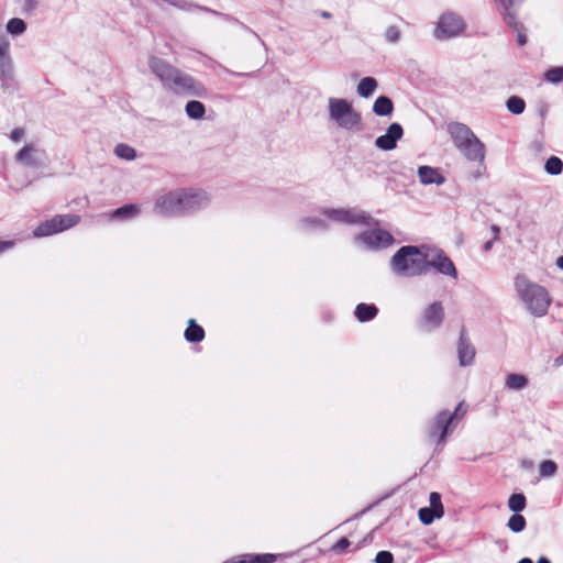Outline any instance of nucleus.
Listing matches in <instances>:
<instances>
[{"label": "nucleus", "mask_w": 563, "mask_h": 563, "mask_svg": "<svg viewBox=\"0 0 563 563\" xmlns=\"http://www.w3.org/2000/svg\"><path fill=\"white\" fill-rule=\"evenodd\" d=\"M148 67L167 91L199 98L207 95V89L200 81L159 57L151 56L148 58Z\"/></svg>", "instance_id": "f257e3e1"}, {"label": "nucleus", "mask_w": 563, "mask_h": 563, "mask_svg": "<svg viewBox=\"0 0 563 563\" xmlns=\"http://www.w3.org/2000/svg\"><path fill=\"white\" fill-rule=\"evenodd\" d=\"M515 291L529 313L541 318L548 313L552 298L545 287L519 274L514 280Z\"/></svg>", "instance_id": "f03ea898"}, {"label": "nucleus", "mask_w": 563, "mask_h": 563, "mask_svg": "<svg viewBox=\"0 0 563 563\" xmlns=\"http://www.w3.org/2000/svg\"><path fill=\"white\" fill-rule=\"evenodd\" d=\"M390 267L399 277L422 275L429 271L428 255L417 246H402L391 257Z\"/></svg>", "instance_id": "7ed1b4c3"}, {"label": "nucleus", "mask_w": 563, "mask_h": 563, "mask_svg": "<svg viewBox=\"0 0 563 563\" xmlns=\"http://www.w3.org/2000/svg\"><path fill=\"white\" fill-rule=\"evenodd\" d=\"M448 133L460 153L471 162L483 163L486 156L485 144L464 123L452 122Z\"/></svg>", "instance_id": "20e7f679"}, {"label": "nucleus", "mask_w": 563, "mask_h": 563, "mask_svg": "<svg viewBox=\"0 0 563 563\" xmlns=\"http://www.w3.org/2000/svg\"><path fill=\"white\" fill-rule=\"evenodd\" d=\"M328 114L329 120L341 130L352 133L362 130V114L347 99L330 97L328 99Z\"/></svg>", "instance_id": "39448f33"}, {"label": "nucleus", "mask_w": 563, "mask_h": 563, "mask_svg": "<svg viewBox=\"0 0 563 563\" xmlns=\"http://www.w3.org/2000/svg\"><path fill=\"white\" fill-rule=\"evenodd\" d=\"M321 214L327 219L328 224L369 225L372 217L357 208H323Z\"/></svg>", "instance_id": "423d86ee"}, {"label": "nucleus", "mask_w": 563, "mask_h": 563, "mask_svg": "<svg viewBox=\"0 0 563 563\" xmlns=\"http://www.w3.org/2000/svg\"><path fill=\"white\" fill-rule=\"evenodd\" d=\"M466 29L464 19L457 13H442L434 26L433 36L438 41H448L463 35Z\"/></svg>", "instance_id": "0eeeda50"}, {"label": "nucleus", "mask_w": 563, "mask_h": 563, "mask_svg": "<svg viewBox=\"0 0 563 563\" xmlns=\"http://www.w3.org/2000/svg\"><path fill=\"white\" fill-rule=\"evenodd\" d=\"M80 222V217L77 214H62L55 216L54 218L42 222L37 225L33 235L35 238L49 236L65 230H68Z\"/></svg>", "instance_id": "6e6552de"}, {"label": "nucleus", "mask_w": 563, "mask_h": 563, "mask_svg": "<svg viewBox=\"0 0 563 563\" xmlns=\"http://www.w3.org/2000/svg\"><path fill=\"white\" fill-rule=\"evenodd\" d=\"M14 78V66L10 55V41L0 27V81L7 87Z\"/></svg>", "instance_id": "1a4fd4ad"}, {"label": "nucleus", "mask_w": 563, "mask_h": 563, "mask_svg": "<svg viewBox=\"0 0 563 563\" xmlns=\"http://www.w3.org/2000/svg\"><path fill=\"white\" fill-rule=\"evenodd\" d=\"M180 189L159 194L154 203V211L161 216H179L181 214Z\"/></svg>", "instance_id": "9d476101"}, {"label": "nucleus", "mask_w": 563, "mask_h": 563, "mask_svg": "<svg viewBox=\"0 0 563 563\" xmlns=\"http://www.w3.org/2000/svg\"><path fill=\"white\" fill-rule=\"evenodd\" d=\"M18 164L26 168H40L44 165L45 153L34 143L24 145L14 156Z\"/></svg>", "instance_id": "9b49d317"}, {"label": "nucleus", "mask_w": 563, "mask_h": 563, "mask_svg": "<svg viewBox=\"0 0 563 563\" xmlns=\"http://www.w3.org/2000/svg\"><path fill=\"white\" fill-rule=\"evenodd\" d=\"M181 214L194 212L208 205L209 197L202 190L181 189Z\"/></svg>", "instance_id": "f8f14e48"}, {"label": "nucleus", "mask_w": 563, "mask_h": 563, "mask_svg": "<svg viewBox=\"0 0 563 563\" xmlns=\"http://www.w3.org/2000/svg\"><path fill=\"white\" fill-rule=\"evenodd\" d=\"M356 241L369 249H379L390 245L394 242V238L388 231L374 229L360 234Z\"/></svg>", "instance_id": "ddd939ff"}, {"label": "nucleus", "mask_w": 563, "mask_h": 563, "mask_svg": "<svg viewBox=\"0 0 563 563\" xmlns=\"http://www.w3.org/2000/svg\"><path fill=\"white\" fill-rule=\"evenodd\" d=\"M444 320V309L440 301H434L426 307L421 316L422 327L432 331L441 327Z\"/></svg>", "instance_id": "4468645a"}, {"label": "nucleus", "mask_w": 563, "mask_h": 563, "mask_svg": "<svg viewBox=\"0 0 563 563\" xmlns=\"http://www.w3.org/2000/svg\"><path fill=\"white\" fill-rule=\"evenodd\" d=\"M457 424H431L427 437L431 443H435L433 455L442 451L441 445L448 440V438L455 431Z\"/></svg>", "instance_id": "2eb2a0df"}, {"label": "nucleus", "mask_w": 563, "mask_h": 563, "mask_svg": "<svg viewBox=\"0 0 563 563\" xmlns=\"http://www.w3.org/2000/svg\"><path fill=\"white\" fill-rule=\"evenodd\" d=\"M404 130L399 123H391L384 135L375 140V145L383 151H391L396 147L397 142L402 137Z\"/></svg>", "instance_id": "dca6fc26"}, {"label": "nucleus", "mask_w": 563, "mask_h": 563, "mask_svg": "<svg viewBox=\"0 0 563 563\" xmlns=\"http://www.w3.org/2000/svg\"><path fill=\"white\" fill-rule=\"evenodd\" d=\"M457 357L461 366H468L474 362L475 347L465 331L462 330L457 342Z\"/></svg>", "instance_id": "f3484780"}, {"label": "nucleus", "mask_w": 563, "mask_h": 563, "mask_svg": "<svg viewBox=\"0 0 563 563\" xmlns=\"http://www.w3.org/2000/svg\"><path fill=\"white\" fill-rule=\"evenodd\" d=\"M525 0H495L505 22L512 29H517L518 19L516 8Z\"/></svg>", "instance_id": "a211bd4d"}, {"label": "nucleus", "mask_w": 563, "mask_h": 563, "mask_svg": "<svg viewBox=\"0 0 563 563\" xmlns=\"http://www.w3.org/2000/svg\"><path fill=\"white\" fill-rule=\"evenodd\" d=\"M277 554L273 553H244L231 556L222 563H275Z\"/></svg>", "instance_id": "6ab92c4d"}, {"label": "nucleus", "mask_w": 563, "mask_h": 563, "mask_svg": "<svg viewBox=\"0 0 563 563\" xmlns=\"http://www.w3.org/2000/svg\"><path fill=\"white\" fill-rule=\"evenodd\" d=\"M428 264L429 268L433 267L443 275H448L453 278L457 277V272L453 262L441 253L431 260L428 258Z\"/></svg>", "instance_id": "aec40b11"}, {"label": "nucleus", "mask_w": 563, "mask_h": 563, "mask_svg": "<svg viewBox=\"0 0 563 563\" xmlns=\"http://www.w3.org/2000/svg\"><path fill=\"white\" fill-rule=\"evenodd\" d=\"M418 177L422 185H443L445 183L444 176L435 167L420 166L418 168Z\"/></svg>", "instance_id": "412c9836"}, {"label": "nucleus", "mask_w": 563, "mask_h": 563, "mask_svg": "<svg viewBox=\"0 0 563 563\" xmlns=\"http://www.w3.org/2000/svg\"><path fill=\"white\" fill-rule=\"evenodd\" d=\"M299 228L305 232L325 231L329 229L327 219L321 217L311 216L305 217L299 220Z\"/></svg>", "instance_id": "4be33fe9"}, {"label": "nucleus", "mask_w": 563, "mask_h": 563, "mask_svg": "<svg viewBox=\"0 0 563 563\" xmlns=\"http://www.w3.org/2000/svg\"><path fill=\"white\" fill-rule=\"evenodd\" d=\"M141 212V209L137 205H124L117 210H114L110 218L113 220H129L137 217Z\"/></svg>", "instance_id": "5701e85b"}, {"label": "nucleus", "mask_w": 563, "mask_h": 563, "mask_svg": "<svg viewBox=\"0 0 563 563\" xmlns=\"http://www.w3.org/2000/svg\"><path fill=\"white\" fill-rule=\"evenodd\" d=\"M373 112L379 117H390L394 112L391 99L386 96H379L373 104Z\"/></svg>", "instance_id": "b1692460"}, {"label": "nucleus", "mask_w": 563, "mask_h": 563, "mask_svg": "<svg viewBox=\"0 0 563 563\" xmlns=\"http://www.w3.org/2000/svg\"><path fill=\"white\" fill-rule=\"evenodd\" d=\"M378 82L374 77H364L356 87L357 95L362 98H369L377 89Z\"/></svg>", "instance_id": "393cba45"}, {"label": "nucleus", "mask_w": 563, "mask_h": 563, "mask_svg": "<svg viewBox=\"0 0 563 563\" xmlns=\"http://www.w3.org/2000/svg\"><path fill=\"white\" fill-rule=\"evenodd\" d=\"M507 507L512 514H521L527 507V497L522 492L512 493L508 500Z\"/></svg>", "instance_id": "a878e982"}, {"label": "nucleus", "mask_w": 563, "mask_h": 563, "mask_svg": "<svg viewBox=\"0 0 563 563\" xmlns=\"http://www.w3.org/2000/svg\"><path fill=\"white\" fill-rule=\"evenodd\" d=\"M528 386V378L522 374H509L505 378V387L509 390L519 391Z\"/></svg>", "instance_id": "bb28decb"}, {"label": "nucleus", "mask_w": 563, "mask_h": 563, "mask_svg": "<svg viewBox=\"0 0 563 563\" xmlns=\"http://www.w3.org/2000/svg\"><path fill=\"white\" fill-rule=\"evenodd\" d=\"M205 338V330L196 323L194 319L188 321V327L185 331V339L188 342H200Z\"/></svg>", "instance_id": "cd10ccee"}, {"label": "nucleus", "mask_w": 563, "mask_h": 563, "mask_svg": "<svg viewBox=\"0 0 563 563\" xmlns=\"http://www.w3.org/2000/svg\"><path fill=\"white\" fill-rule=\"evenodd\" d=\"M185 112L192 120H200L206 114V108L202 102L190 100L185 106Z\"/></svg>", "instance_id": "c85d7f7f"}, {"label": "nucleus", "mask_w": 563, "mask_h": 563, "mask_svg": "<svg viewBox=\"0 0 563 563\" xmlns=\"http://www.w3.org/2000/svg\"><path fill=\"white\" fill-rule=\"evenodd\" d=\"M377 308L374 305L360 303L356 306L355 316L361 322L374 319L377 314Z\"/></svg>", "instance_id": "c756f323"}, {"label": "nucleus", "mask_w": 563, "mask_h": 563, "mask_svg": "<svg viewBox=\"0 0 563 563\" xmlns=\"http://www.w3.org/2000/svg\"><path fill=\"white\" fill-rule=\"evenodd\" d=\"M465 412H466V406L464 402H461L455 408L454 412L442 411L439 415L437 422H453L454 420H461L464 418Z\"/></svg>", "instance_id": "7c9ffc66"}, {"label": "nucleus", "mask_w": 563, "mask_h": 563, "mask_svg": "<svg viewBox=\"0 0 563 563\" xmlns=\"http://www.w3.org/2000/svg\"><path fill=\"white\" fill-rule=\"evenodd\" d=\"M26 31V23L20 19V18H12L8 21L5 25V31L3 32L7 34H11L12 36H20Z\"/></svg>", "instance_id": "2f4dec72"}, {"label": "nucleus", "mask_w": 563, "mask_h": 563, "mask_svg": "<svg viewBox=\"0 0 563 563\" xmlns=\"http://www.w3.org/2000/svg\"><path fill=\"white\" fill-rule=\"evenodd\" d=\"M506 526L511 532L520 533L527 528V520L521 514H512Z\"/></svg>", "instance_id": "473e14b6"}, {"label": "nucleus", "mask_w": 563, "mask_h": 563, "mask_svg": "<svg viewBox=\"0 0 563 563\" xmlns=\"http://www.w3.org/2000/svg\"><path fill=\"white\" fill-rule=\"evenodd\" d=\"M443 516L429 507H422L418 510V518L424 526L431 525L435 519H440Z\"/></svg>", "instance_id": "72a5a7b5"}, {"label": "nucleus", "mask_w": 563, "mask_h": 563, "mask_svg": "<svg viewBox=\"0 0 563 563\" xmlns=\"http://www.w3.org/2000/svg\"><path fill=\"white\" fill-rule=\"evenodd\" d=\"M558 472V464L553 460H543L539 464V474L541 477H552Z\"/></svg>", "instance_id": "f704fd0d"}, {"label": "nucleus", "mask_w": 563, "mask_h": 563, "mask_svg": "<svg viewBox=\"0 0 563 563\" xmlns=\"http://www.w3.org/2000/svg\"><path fill=\"white\" fill-rule=\"evenodd\" d=\"M544 169L549 175H560L563 170V162L558 156H551L545 162Z\"/></svg>", "instance_id": "c9c22d12"}, {"label": "nucleus", "mask_w": 563, "mask_h": 563, "mask_svg": "<svg viewBox=\"0 0 563 563\" xmlns=\"http://www.w3.org/2000/svg\"><path fill=\"white\" fill-rule=\"evenodd\" d=\"M114 154L125 161H133L136 157L135 150L126 144H118L114 147Z\"/></svg>", "instance_id": "e433bc0d"}, {"label": "nucleus", "mask_w": 563, "mask_h": 563, "mask_svg": "<svg viewBox=\"0 0 563 563\" xmlns=\"http://www.w3.org/2000/svg\"><path fill=\"white\" fill-rule=\"evenodd\" d=\"M507 109L514 114H521L525 111L526 103L523 99L512 96L507 100Z\"/></svg>", "instance_id": "4c0bfd02"}, {"label": "nucleus", "mask_w": 563, "mask_h": 563, "mask_svg": "<svg viewBox=\"0 0 563 563\" xmlns=\"http://www.w3.org/2000/svg\"><path fill=\"white\" fill-rule=\"evenodd\" d=\"M544 79L548 82L558 85L563 81V67H553L545 71Z\"/></svg>", "instance_id": "58836bf2"}, {"label": "nucleus", "mask_w": 563, "mask_h": 563, "mask_svg": "<svg viewBox=\"0 0 563 563\" xmlns=\"http://www.w3.org/2000/svg\"><path fill=\"white\" fill-rule=\"evenodd\" d=\"M393 492H389V493H386L384 494L383 496H380L378 499H376L375 501L368 504L365 508H363L362 510H360L358 512L354 514L351 518L346 519L345 522H349L351 520H354V519H358L361 518L363 515H365L367 511H369L371 509H373L375 506L379 505L383 500H385L386 498H388L389 496H391Z\"/></svg>", "instance_id": "ea45409f"}, {"label": "nucleus", "mask_w": 563, "mask_h": 563, "mask_svg": "<svg viewBox=\"0 0 563 563\" xmlns=\"http://www.w3.org/2000/svg\"><path fill=\"white\" fill-rule=\"evenodd\" d=\"M429 508L435 510L440 515L444 516V508L442 505V497L441 494L438 492H432L429 495Z\"/></svg>", "instance_id": "a19ab883"}, {"label": "nucleus", "mask_w": 563, "mask_h": 563, "mask_svg": "<svg viewBox=\"0 0 563 563\" xmlns=\"http://www.w3.org/2000/svg\"><path fill=\"white\" fill-rule=\"evenodd\" d=\"M385 40L389 43H397L400 38V31L397 26L390 25L385 31Z\"/></svg>", "instance_id": "79ce46f5"}, {"label": "nucleus", "mask_w": 563, "mask_h": 563, "mask_svg": "<svg viewBox=\"0 0 563 563\" xmlns=\"http://www.w3.org/2000/svg\"><path fill=\"white\" fill-rule=\"evenodd\" d=\"M350 545V540L346 537H342L331 547V551L343 553L349 549Z\"/></svg>", "instance_id": "37998d69"}, {"label": "nucleus", "mask_w": 563, "mask_h": 563, "mask_svg": "<svg viewBox=\"0 0 563 563\" xmlns=\"http://www.w3.org/2000/svg\"><path fill=\"white\" fill-rule=\"evenodd\" d=\"M375 563H395L394 554L390 551L382 550L377 552Z\"/></svg>", "instance_id": "c03bdc74"}, {"label": "nucleus", "mask_w": 563, "mask_h": 563, "mask_svg": "<svg viewBox=\"0 0 563 563\" xmlns=\"http://www.w3.org/2000/svg\"><path fill=\"white\" fill-rule=\"evenodd\" d=\"M490 231L493 232V239L492 240H488L487 242H485V244L483 245V249L485 252H488L492 250L493 247V243L498 239L499 236V228L497 225H492L490 227Z\"/></svg>", "instance_id": "a18cd8bd"}, {"label": "nucleus", "mask_w": 563, "mask_h": 563, "mask_svg": "<svg viewBox=\"0 0 563 563\" xmlns=\"http://www.w3.org/2000/svg\"><path fill=\"white\" fill-rule=\"evenodd\" d=\"M25 135V129L16 128L10 133V140L14 143H19Z\"/></svg>", "instance_id": "49530a36"}, {"label": "nucleus", "mask_w": 563, "mask_h": 563, "mask_svg": "<svg viewBox=\"0 0 563 563\" xmlns=\"http://www.w3.org/2000/svg\"><path fill=\"white\" fill-rule=\"evenodd\" d=\"M486 173V166L483 163H478V166L476 167V169L474 172L471 173V178L474 179V180H477L479 178H482Z\"/></svg>", "instance_id": "de8ad7c7"}, {"label": "nucleus", "mask_w": 563, "mask_h": 563, "mask_svg": "<svg viewBox=\"0 0 563 563\" xmlns=\"http://www.w3.org/2000/svg\"><path fill=\"white\" fill-rule=\"evenodd\" d=\"M517 32V42L520 46H523L527 43V37L522 32L521 24L518 22L517 29H514Z\"/></svg>", "instance_id": "09e8293b"}, {"label": "nucleus", "mask_w": 563, "mask_h": 563, "mask_svg": "<svg viewBox=\"0 0 563 563\" xmlns=\"http://www.w3.org/2000/svg\"><path fill=\"white\" fill-rule=\"evenodd\" d=\"M13 246V242L11 241H3L0 242V254Z\"/></svg>", "instance_id": "8fccbe9b"}, {"label": "nucleus", "mask_w": 563, "mask_h": 563, "mask_svg": "<svg viewBox=\"0 0 563 563\" xmlns=\"http://www.w3.org/2000/svg\"><path fill=\"white\" fill-rule=\"evenodd\" d=\"M520 465L522 468H531L533 466V462L531 460H521Z\"/></svg>", "instance_id": "3c124183"}, {"label": "nucleus", "mask_w": 563, "mask_h": 563, "mask_svg": "<svg viewBox=\"0 0 563 563\" xmlns=\"http://www.w3.org/2000/svg\"><path fill=\"white\" fill-rule=\"evenodd\" d=\"M553 365L555 367H560L563 365V353L561 355H559L558 357L554 358L553 361Z\"/></svg>", "instance_id": "603ef678"}, {"label": "nucleus", "mask_w": 563, "mask_h": 563, "mask_svg": "<svg viewBox=\"0 0 563 563\" xmlns=\"http://www.w3.org/2000/svg\"><path fill=\"white\" fill-rule=\"evenodd\" d=\"M556 266L563 271V255L559 256L555 262Z\"/></svg>", "instance_id": "864d4df0"}, {"label": "nucleus", "mask_w": 563, "mask_h": 563, "mask_svg": "<svg viewBox=\"0 0 563 563\" xmlns=\"http://www.w3.org/2000/svg\"><path fill=\"white\" fill-rule=\"evenodd\" d=\"M37 4L36 0H26V5L30 8H35Z\"/></svg>", "instance_id": "5fc2aeb1"}, {"label": "nucleus", "mask_w": 563, "mask_h": 563, "mask_svg": "<svg viewBox=\"0 0 563 563\" xmlns=\"http://www.w3.org/2000/svg\"><path fill=\"white\" fill-rule=\"evenodd\" d=\"M537 563H551V561L547 556H540Z\"/></svg>", "instance_id": "6e6d98bb"}, {"label": "nucleus", "mask_w": 563, "mask_h": 563, "mask_svg": "<svg viewBox=\"0 0 563 563\" xmlns=\"http://www.w3.org/2000/svg\"><path fill=\"white\" fill-rule=\"evenodd\" d=\"M518 563H533V561L530 558H522V559L519 560Z\"/></svg>", "instance_id": "4d7b16f0"}, {"label": "nucleus", "mask_w": 563, "mask_h": 563, "mask_svg": "<svg viewBox=\"0 0 563 563\" xmlns=\"http://www.w3.org/2000/svg\"><path fill=\"white\" fill-rule=\"evenodd\" d=\"M321 16L324 19H329L331 16V13H329L328 11H322Z\"/></svg>", "instance_id": "13d9d810"}]
</instances>
